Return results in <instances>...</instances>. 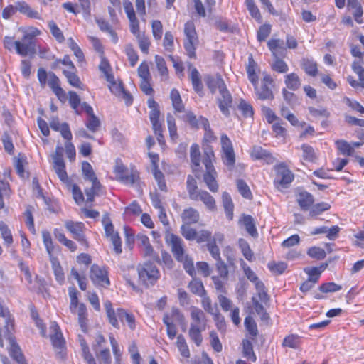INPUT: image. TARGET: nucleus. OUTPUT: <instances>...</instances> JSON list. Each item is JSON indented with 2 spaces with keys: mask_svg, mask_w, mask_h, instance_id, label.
<instances>
[{
  "mask_svg": "<svg viewBox=\"0 0 364 364\" xmlns=\"http://www.w3.org/2000/svg\"><path fill=\"white\" fill-rule=\"evenodd\" d=\"M191 318L192 320L188 331L190 339L197 346H200L203 342L202 332L206 328V318L202 310L197 307H192L191 311Z\"/></svg>",
  "mask_w": 364,
  "mask_h": 364,
  "instance_id": "1",
  "label": "nucleus"
},
{
  "mask_svg": "<svg viewBox=\"0 0 364 364\" xmlns=\"http://www.w3.org/2000/svg\"><path fill=\"white\" fill-rule=\"evenodd\" d=\"M106 314L110 324L116 328H119L118 318L122 323H127L129 328L132 331L135 330L136 320L134 316L127 311L124 309H117L116 311L112 308V304L109 301L104 303Z\"/></svg>",
  "mask_w": 364,
  "mask_h": 364,
  "instance_id": "2",
  "label": "nucleus"
},
{
  "mask_svg": "<svg viewBox=\"0 0 364 364\" xmlns=\"http://www.w3.org/2000/svg\"><path fill=\"white\" fill-rule=\"evenodd\" d=\"M215 159L214 152L211 148H207L204 150L202 162L204 164L206 171L203 175V181L208 189L212 192H217L219 186L216 181L217 172L213 164Z\"/></svg>",
  "mask_w": 364,
  "mask_h": 364,
  "instance_id": "3",
  "label": "nucleus"
},
{
  "mask_svg": "<svg viewBox=\"0 0 364 364\" xmlns=\"http://www.w3.org/2000/svg\"><path fill=\"white\" fill-rule=\"evenodd\" d=\"M139 279L146 286L154 285L160 277L157 267L151 262H145L138 267Z\"/></svg>",
  "mask_w": 364,
  "mask_h": 364,
  "instance_id": "4",
  "label": "nucleus"
},
{
  "mask_svg": "<svg viewBox=\"0 0 364 364\" xmlns=\"http://www.w3.org/2000/svg\"><path fill=\"white\" fill-rule=\"evenodd\" d=\"M53 167L59 179L67 186L71 185V180L69 178L65 171V164L63 158V148L58 146L55 154L52 156Z\"/></svg>",
  "mask_w": 364,
  "mask_h": 364,
  "instance_id": "5",
  "label": "nucleus"
},
{
  "mask_svg": "<svg viewBox=\"0 0 364 364\" xmlns=\"http://www.w3.org/2000/svg\"><path fill=\"white\" fill-rule=\"evenodd\" d=\"M40 31L36 30L32 33H26L23 36L22 41H16V53L22 56H26L28 55L34 54L36 53L34 46V36L36 34H39Z\"/></svg>",
  "mask_w": 364,
  "mask_h": 364,
  "instance_id": "6",
  "label": "nucleus"
},
{
  "mask_svg": "<svg viewBox=\"0 0 364 364\" xmlns=\"http://www.w3.org/2000/svg\"><path fill=\"white\" fill-rule=\"evenodd\" d=\"M274 169L276 177L274 182L276 187L277 188H279V187L282 188H287L294 180V174L283 163L276 165Z\"/></svg>",
  "mask_w": 364,
  "mask_h": 364,
  "instance_id": "7",
  "label": "nucleus"
},
{
  "mask_svg": "<svg viewBox=\"0 0 364 364\" xmlns=\"http://www.w3.org/2000/svg\"><path fill=\"white\" fill-rule=\"evenodd\" d=\"M12 331H9L8 327L4 330L3 338H5L9 341L10 349L9 354L18 364H26L24 356L21 352L19 346L16 343L11 333Z\"/></svg>",
  "mask_w": 364,
  "mask_h": 364,
  "instance_id": "8",
  "label": "nucleus"
},
{
  "mask_svg": "<svg viewBox=\"0 0 364 364\" xmlns=\"http://www.w3.org/2000/svg\"><path fill=\"white\" fill-rule=\"evenodd\" d=\"M216 102L220 112L225 117H229L230 114V108L232 107V97L227 88V86L218 91Z\"/></svg>",
  "mask_w": 364,
  "mask_h": 364,
  "instance_id": "9",
  "label": "nucleus"
},
{
  "mask_svg": "<svg viewBox=\"0 0 364 364\" xmlns=\"http://www.w3.org/2000/svg\"><path fill=\"white\" fill-rule=\"evenodd\" d=\"M166 241L171 247L175 258L182 259L183 255H185L184 244L182 239L174 234L168 233L166 236Z\"/></svg>",
  "mask_w": 364,
  "mask_h": 364,
  "instance_id": "10",
  "label": "nucleus"
},
{
  "mask_svg": "<svg viewBox=\"0 0 364 364\" xmlns=\"http://www.w3.org/2000/svg\"><path fill=\"white\" fill-rule=\"evenodd\" d=\"M66 229L73 235V237L82 245L87 246V242L85 237V225L81 222L68 220L65 223Z\"/></svg>",
  "mask_w": 364,
  "mask_h": 364,
  "instance_id": "11",
  "label": "nucleus"
},
{
  "mask_svg": "<svg viewBox=\"0 0 364 364\" xmlns=\"http://www.w3.org/2000/svg\"><path fill=\"white\" fill-rule=\"evenodd\" d=\"M114 172L116 175L117 180L124 183L133 185L136 180V176H135V174H128V169L122 164L121 160L118 159L116 161V165L114 169Z\"/></svg>",
  "mask_w": 364,
  "mask_h": 364,
  "instance_id": "12",
  "label": "nucleus"
},
{
  "mask_svg": "<svg viewBox=\"0 0 364 364\" xmlns=\"http://www.w3.org/2000/svg\"><path fill=\"white\" fill-rule=\"evenodd\" d=\"M136 240L139 246L141 248L144 257H149L158 263H161L159 257L154 250L153 247L150 244L149 239L146 235L139 234L136 236Z\"/></svg>",
  "mask_w": 364,
  "mask_h": 364,
  "instance_id": "13",
  "label": "nucleus"
},
{
  "mask_svg": "<svg viewBox=\"0 0 364 364\" xmlns=\"http://www.w3.org/2000/svg\"><path fill=\"white\" fill-rule=\"evenodd\" d=\"M123 6L124 11L127 14L130 23L131 32L137 36L139 34H140L139 25V21L136 17L132 3L129 0H123Z\"/></svg>",
  "mask_w": 364,
  "mask_h": 364,
  "instance_id": "14",
  "label": "nucleus"
},
{
  "mask_svg": "<svg viewBox=\"0 0 364 364\" xmlns=\"http://www.w3.org/2000/svg\"><path fill=\"white\" fill-rule=\"evenodd\" d=\"M90 279L97 285L104 287L109 284L107 272L96 264L91 267Z\"/></svg>",
  "mask_w": 364,
  "mask_h": 364,
  "instance_id": "15",
  "label": "nucleus"
},
{
  "mask_svg": "<svg viewBox=\"0 0 364 364\" xmlns=\"http://www.w3.org/2000/svg\"><path fill=\"white\" fill-rule=\"evenodd\" d=\"M48 84L55 95L61 102H65L67 99L65 91L61 88L60 80L53 73H48Z\"/></svg>",
  "mask_w": 364,
  "mask_h": 364,
  "instance_id": "16",
  "label": "nucleus"
},
{
  "mask_svg": "<svg viewBox=\"0 0 364 364\" xmlns=\"http://www.w3.org/2000/svg\"><path fill=\"white\" fill-rule=\"evenodd\" d=\"M191 200L203 202L207 209L210 211H214L216 210L215 200L206 191L200 190L196 194L195 198H193Z\"/></svg>",
  "mask_w": 364,
  "mask_h": 364,
  "instance_id": "17",
  "label": "nucleus"
},
{
  "mask_svg": "<svg viewBox=\"0 0 364 364\" xmlns=\"http://www.w3.org/2000/svg\"><path fill=\"white\" fill-rule=\"evenodd\" d=\"M267 46L274 58L284 57L287 49L284 41L281 39H270L267 42Z\"/></svg>",
  "mask_w": 364,
  "mask_h": 364,
  "instance_id": "18",
  "label": "nucleus"
},
{
  "mask_svg": "<svg viewBox=\"0 0 364 364\" xmlns=\"http://www.w3.org/2000/svg\"><path fill=\"white\" fill-rule=\"evenodd\" d=\"M205 83L212 94L223 89L226 85L220 75L215 76L208 75L205 77Z\"/></svg>",
  "mask_w": 364,
  "mask_h": 364,
  "instance_id": "19",
  "label": "nucleus"
},
{
  "mask_svg": "<svg viewBox=\"0 0 364 364\" xmlns=\"http://www.w3.org/2000/svg\"><path fill=\"white\" fill-rule=\"evenodd\" d=\"M250 156L254 159H264L267 164H273L276 161L269 152L259 146L252 147Z\"/></svg>",
  "mask_w": 364,
  "mask_h": 364,
  "instance_id": "20",
  "label": "nucleus"
},
{
  "mask_svg": "<svg viewBox=\"0 0 364 364\" xmlns=\"http://www.w3.org/2000/svg\"><path fill=\"white\" fill-rule=\"evenodd\" d=\"M181 217L183 224L192 225L199 221L200 213L195 208L189 207L183 210Z\"/></svg>",
  "mask_w": 364,
  "mask_h": 364,
  "instance_id": "21",
  "label": "nucleus"
},
{
  "mask_svg": "<svg viewBox=\"0 0 364 364\" xmlns=\"http://www.w3.org/2000/svg\"><path fill=\"white\" fill-rule=\"evenodd\" d=\"M296 201L301 209L309 210L314 202V198L311 193L303 191L298 194Z\"/></svg>",
  "mask_w": 364,
  "mask_h": 364,
  "instance_id": "22",
  "label": "nucleus"
},
{
  "mask_svg": "<svg viewBox=\"0 0 364 364\" xmlns=\"http://www.w3.org/2000/svg\"><path fill=\"white\" fill-rule=\"evenodd\" d=\"M300 65L306 75L311 77H315L317 75V63L313 59L304 58L301 60Z\"/></svg>",
  "mask_w": 364,
  "mask_h": 364,
  "instance_id": "23",
  "label": "nucleus"
},
{
  "mask_svg": "<svg viewBox=\"0 0 364 364\" xmlns=\"http://www.w3.org/2000/svg\"><path fill=\"white\" fill-rule=\"evenodd\" d=\"M16 11L27 16L29 18L35 19H41L38 12L31 9V7L25 1H18L16 5Z\"/></svg>",
  "mask_w": 364,
  "mask_h": 364,
  "instance_id": "24",
  "label": "nucleus"
},
{
  "mask_svg": "<svg viewBox=\"0 0 364 364\" xmlns=\"http://www.w3.org/2000/svg\"><path fill=\"white\" fill-rule=\"evenodd\" d=\"M200 153L198 145L193 144L191 146V159L193 164V171L197 178L200 177L198 174L200 168Z\"/></svg>",
  "mask_w": 364,
  "mask_h": 364,
  "instance_id": "25",
  "label": "nucleus"
},
{
  "mask_svg": "<svg viewBox=\"0 0 364 364\" xmlns=\"http://www.w3.org/2000/svg\"><path fill=\"white\" fill-rule=\"evenodd\" d=\"M92 186L86 188L85 193L87 197V202H93L95 196H100L102 193V186L99 180L91 181Z\"/></svg>",
  "mask_w": 364,
  "mask_h": 364,
  "instance_id": "26",
  "label": "nucleus"
},
{
  "mask_svg": "<svg viewBox=\"0 0 364 364\" xmlns=\"http://www.w3.org/2000/svg\"><path fill=\"white\" fill-rule=\"evenodd\" d=\"M54 331L55 333L50 336L53 346L56 350H62L65 346V341L58 326H55ZM58 354L61 355V351Z\"/></svg>",
  "mask_w": 364,
  "mask_h": 364,
  "instance_id": "27",
  "label": "nucleus"
},
{
  "mask_svg": "<svg viewBox=\"0 0 364 364\" xmlns=\"http://www.w3.org/2000/svg\"><path fill=\"white\" fill-rule=\"evenodd\" d=\"M189 67L191 68L190 79L191 80L193 87L197 93H200L203 88L200 75L196 68H191V65H190Z\"/></svg>",
  "mask_w": 364,
  "mask_h": 364,
  "instance_id": "28",
  "label": "nucleus"
},
{
  "mask_svg": "<svg viewBox=\"0 0 364 364\" xmlns=\"http://www.w3.org/2000/svg\"><path fill=\"white\" fill-rule=\"evenodd\" d=\"M170 97L172 102V105L177 112H182L184 111V105L179 92L176 89H172L170 94Z\"/></svg>",
  "mask_w": 364,
  "mask_h": 364,
  "instance_id": "29",
  "label": "nucleus"
},
{
  "mask_svg": "<svg viewBox=\"0 0 364 364\" xmlns=\"http://www.w3.org/2000/svg\"><path fill=\"white\" fill-rule=\"evenodd\" d=\"M284 83L291 90H296L301 86L300 78L297 74L291 73L285 76Z\"/></svg>",
  "mask_w": 364,
  "mask_h": 364,
  "instance_id": "30",
  "label": "nucleus"
},
{
  "mask_svg": "<svg viewBox=\"0 0 364 364\" xmlns=\"http://www.w3.org/2000/svg\"><path fill=\"white\" fill-rule=\"evenodd\" d=\"M78 316V323L82 331L85 333L87 331V309L84 304H80L77 311L76 312Z\"/></svg>",
  "mask_w": 364,
  "mask_h": 364,
  "instance_id": "31",
  "label": "nucleus"
},
{
  "mask_svg": "<svg viewBox=\"0 0 364 364\" xmlns=\"http://www.w3.org/2000/svg\"><path fill=\"white\" fill-rule=\"evenodd\" d=\"M247 232L252 237L257 236V231L255 227V221L251 215H244L242 220Z\"/></svg>",
  "mask_w": 364,
  "mask_h": 364,
  "instance_id": "32",
  "label": "nucleus"
},
{
  "mask_svg": "<svg viewBox=\"0 0 364 364\" xmlns=\"http://www.w3.org/2000/svg\"><path fill=\"white\" fill-rule=\"evenodd\" d=\"M75 71V70H64L63 73L70 85L77 88L83 89L82 84Z\"/></svg>",
  "mask_w": 364,
  "mask_h": 364,
  "instance_id": "33",
  "label": "nucleus"
},
{
  "mask_svg": "<svg viewBox=\"0 0 364 364\" xmlns=\"http://www.w3.org/2000/svg\"><path fill=\"white\" fill-rule=\"evenodd\" d=\"M222 200L227 217L232 219L234 205L230 194L227 192H223L222 195Z\"/></svg>",
  "mask_w": 364,
  "mask_h": 364,
  "instance_id": "34",
  "label": "nucleus"
},
{
  "mask_svg": "<svg viewBox=\"0 0 364 364\" xmlns=\"http://www.w3.org/2000/svg\"><path fill=\"white\" fill-rule=\"evenodd\" d=\"M176 346L183 358H189L191 356L189 348L184 336L180 334L177 336Z\"/></svg>",
  "mask_w": 364,
  "mask_h": 364,
  "instance_id": "35",
  "label": "nucleus"
},
{
  "mask_svg": "<svg viewBox=\"0 0 364 364\" xmlns=\"http://www.w3.org/2000/svg\"><path fill=\"white\" fill-rule=\"evenodd\" d=\"M99 70L104 74L107 81L113 80V75L112 73V68L109 61L103 56H101V62L99 65Z\"/></svg>",
  "mask_w": 364,
  "mask_h": 364,
  "instance_id": "36",
  "label": "nucleus"
},
{
  "mask_svg": "<svg viewBox=\"0 0 364 364\" xmlns=\"http://www.w3.org/2000/svg\"><path fill=\"white\" fill-rule=\"evenodd\" d=\"M188 287L193 294L199 296H203L206 294L203 282L199 279L191 280Z\"/></svg>",
  "mask_w": 364,
  "mask_h": 364,
  "instance_id": "37",
  "label": "nucleus"
},
{
  "mask_svg": "<svg viewBox=\"0 0 364 364\" xmlns=\"http://www.w3.org/2000/svg\"><path fill=\"white\" fill-rule=\"evenodd\" d=\"M82 176L85 180L91 181L98 180L91 164L87 161L82 163Z\"/></svg>",
  "mask_w": 364,
  "mask_h": 364,
  "instance_id": "38",
  "label": "nucleus"
},
{
  "mask_svg": "<svg viewBox=\"0 0 364 364\" xmlns=\"http://www.w3.org/2000/svg\"><path fill=\"white\" fill-rule=\"evenodd\" d=\"M256 93L258 98L262 100L274 98L273 92L269 85H261L260 87H256Z\"/></svg>",
  "mask_w": 364,
  "mask_h": 364,
  "instance_id": "39",
  "label": "nucleus"
},
{
  "mask_svg": "<svg viewBox=\"0 0 364 364\" xmlns=\"http://www.w3.org/2000/svg\"><path fill=\"white\" fill-rule=\"evenodd\" d=\"M242 354L243 356L252 362L256 361L257 357L253 351V346L249 340H243L242 341Z\"/></svg>",
  "mask_w": 364,
  "mask_h": 364,
  "instance_id": "40",
  "label": "nucleus"
},
{
  "mask_svg": "<svg viewBox=\"0 0 364 364\" xmlns=\"http://www.w3.org/2000/svg\"><path fill=\"white\" fill-rule=\"evenodd\" d=\"M186 188L191 200L201 190L198 189L196 180L191 175L187 178Z\"/></svg>",
  "mask_w": 364,
  "mask_h": 364,
  "instance_id": "41",
  "label": "nucleus"
},
{
  "mask_svg": "<svg viewBox=\"0 0 364 364\" xmlns=\"http://www.w3.org/2000/svg\"><path fill=\"white\" fill-rule=\"evenodd\" d=\"M181 233L187 240L193 241L196 239L197 231L191 227V225L183 224L181 227Z\"/></svg>",
  "mask_w": 364,
  "mask_h": 364,
  "instance_id": "42",
  "label": "nucleus"
},
{
  "mask_svg": "<svg viewBox=\"0 0 364 364\" xmlns=\"http://www.w3.org/2000/svg\"><path fill=\"white\" fill-rule=\"evenodd\" d=\"M244 324L246 330L252 336V339H254L258 334L257 326L254 318L250 316H247L245 318Z\"/></svg>",
  "mask_w": 364,
  "mask_h": 364,
  "instance_id": "43",
  "label": "nucleus"
},
{
  "mask_svg": "<svg viewBox=\"0 0 364 364\" xmlns=\"http://www.w3.org/2000/svg\"><path fill=\"white\" fill-rule=\"evenodd\" d=\"M336 144L338 151L343 155L351 156L354 152L353 147L345 140H338Z\"/></svg>",
  "mask_w": 364,
  "mask_h": 364,
  "instance_id": "44",
  "label": "nucleus"
},
{
  "mask_svg": "<svg viewBox=\"0 0 364 364\" xmlns=\"http://www.w3.org/2000/svg\"><path fill=\"white\" fill-rule=\"evenodd\" d=\"M331 205L327 203H319L311 207L309 211V216L311 218H316L323 211L329 210Z\"/></svg>",
  "mask_w": 364,
  "mask_h": 364,
  "instance_id": "45",
  "label": "nucleus"
},
{
  "mask_svg": "<svg viewBox=\"0 0 364 364\" xmlns=\"http://www.w3.org/2000/svg\"><path fill=\"white\" fill-rule=\"evenodd\" d=\"M185 40H198L196 31L195 24L193 21H189L186 23L184 26Z\"/></svg>",
  "mask_w": 364,
  "mask_h": 364,
  "instance_id": "46",
  "label": "nucleus"
},
{
  "mask_svg": "<svg viewBox=\"0 0 364 364\" xmlns=\"http://www.w3.org/2000/svg\"><path fill=\"white\" fill-rule=\"evenodd\" d=\"M269 269L274 274H282L287 268V264L284 262H269L267 264Z\"/></svg>",
  "mask_w": 364,
  "mask_h": 364,
  "instance_id": "47",
  "label": "nucleus"
},
{
  "mask_svg": "<svg viewBox=\"0 0 364 364\" xmlns=\"http://www.w3.org/2000/svg\"><path fill=\"white\" fill-rule=\"evenodd\" d=\"M300 344V337L296 334H291L286 336L283 341L282 346L291 348H297Z\"/></svg>",
  "mask_w": 364,
  "mask_h": 364,
  "instance_id": "48",
  "label": "nucleus"
},
{
  "mask_svg": "<svg viewBox=\"0 0 364 364\" xmlns=\"http://www.w3.org/2000/svg\"><path fill=\"white\" fill-rule=\"evenodd\" d=\"M177 260L183 263L185 270L189 275L193 276L195 274L193 260L188 255H183L182 259Z\"/></svg>",
  "mask_w": 364,
  "mask_h": 364,
  "instance_id": "49",
  "label": "nucleus"
},
{
  "mask_svg": "<svg viewBox=\"0 0 364 364\" xmlns=\"http://www.w3.org/2000/svg\"><path fill=\"white\" fill-rule=\"evenodd\" d=\"M245 5L252 17L260 21L262 16L254 0H245Z\"/></svg>",
  "mask_w": 364,
  "mask_h": 364,
  "instance_id": "50",
  "label": "nucleus"
},
{
  "mask_svg": "<svg viewBox=\"0 0 364 364\" xmlns=\"http://www.w3.org/2000/svg\"><path fill=\"white\" fill-rule=\"evenodd\" d=\"M69 296L70 298V310L71 313L76 314L80 305L78 304L77 291L74 287L70 288Z\"/></svg>",
  "mask_w": 364,
  "mask_h": 364,
  "instance_id": "51",
  "label": "nucleus"
},
{
  "mask_svg": "<svg viewBox=\"0 0 364 364\" xmlns=\"http://www.w3.org/2000/svg\"><path fill=\"white\" fill-rule=\"evenodd\" d=\"M167 124L169 131V134L171 140L175 141L178 139L177 128L175 122V119L171 114H167Z\"/></svg>",
  "mask_w": 364,
  "mask_h": 364,
  "instance_id": "52",
  "label": "nucleus"
},
{
  "mask_svg": "<svg viewBox=\"0 0 364 364\" xmlns=\"http://www.w3.org/2000/svg\"><path fill=\"white\" fill-rule=\"evenodd\" d=\"M0 231L4 242L9 246L13 243V237L11 230L4 222H0Z\"/></svg>",
  "mask_w": 364,
  "mask_h": 364,
  "instance_id": "53",
  "label": "nucleus"
},
{
  "mask_svg": "<svg viewBox=\"0 0 364 364\" xmlns=\"http://www.w3.org/2000/svg\"><path fill=\"white\" fill-rule=\"evenodd\" d=\"M238 244L243 256L248 261H251L253 257V253L250 247L248 242L245 240L241 238L239 240Z\"/></svg>",
  "mask_w": 364,
  "mask_h": 364,
  "instance_id": "54",
  "label": "nucleus"
},
{
  "mask_svg": "<svg viewBox=\"0 0 364 364\" xmlns=\"http://www.w3.org/2000/svg\"><path fill=\"white\" fill-rule=\"evenodd\" d=\"M237 186L238 191L245 198L251 199L252 198V195L249 186L243 180H237Z\"/></svg>",
  "mask_w": 364,
  "mask_h": 364,
  "instance_id": "55",
  "label": "nucleus"
},
{
  "mask_svg": "<svg viewBox=\"0 0 364 364\" xmlns=\"http://www.w3.org/2000/svg\"><path fill=\"white\" fill-rule=\"evenodd\" d=\"M198 40H185L184 48L189 58H196V46L198 45Z\"/></svg>",
  "mask_w": 364,
  "mask_h": 364,
  "instance_id": "56",
  "label": "nucleus"
},
{
  "mask_svg": "<svg viewBox=\"0 0 364 364\" xmlns=\"http://www.w3.org/2000/svg\"><path fill=\"white\" fill-rule=\"evenodd\" d=\"M301 149L303 151L302 156L304 160L311 162H313L316 160V154L314 149L311 146L308 144H303L301 146Z\"/></svg>",
  "mask_w": 364,
  "mask_h": 364,
  "instance_id": "57",
  "label": "nucleus"
},
{
  "mask_svg": "<svg viewBox=\"0 0 364 364\" xmlns=\"http://www.w3.org/2000/svg\"><path fill=\"white\" fill-rule=\"evenodd\" d=\"M42 237L43 244L46 248L48 253L51 255L54 250V245L51 235L48 231L44 230L42 232Z\"/></svg>",
  "mask_w": 364,
  "mask_h": 364,
  "instance_id": "58",
  "label": "nucleus"
},
{
  "mask_svg": "<svg viewBox=\"0 0 364 364\" xmlns=\"http://www.w3.org/2000/svg\"><path fill=\"white\" fill-rule=\"evenodd\" d=\"M48 27L52 35L55 38V39L59 42L62 43L64 40V36L60 31V29L58 27L57 24L53 21H50L48 22Z\"/></svg>",
  "mask_w": 364,
  "mask_h": 364,
  "instance_id": "59",
  "label": "nucleus"
},
{
  "mask_svg": "<svg viewBox=\"0 0 364 364\" xmlns=\"http://www.w3.org/2000/svg\"><path fill=\"white\" fill-rule=\"evenodd\" d=\"M279 58H274V60L272 64V69L276 72L284 73L288 71V65Z\"/></svg>",
  "mask_w": 364,
  "mask_h": 364,
  "instance_id": "60",
  "label": "nucleus"
},
{
  "mask_svg": "<svg viewBox=\"0 0 364 364\" xmlns=\"http://www.w3.org/2000/svg\"><path fill=\"white\" fill-rule=\"evenodd\" d=\"M307 254L311 258L317 259H323L326 255L325 250L318 247H312L309 248Z\"/></svg>",
  "mask_w": 364,
  "mask_h": 364,
  "instance_id": "61",
  "label": "nucleus"
},
{
  "mask_svg": "<svg viewBox=\"0 0 364 364\" xmlns=\"http://www.w3.org/2000/svg\"><path fill=\"white\" fill-rule=\"evenodd\" d=\"M125 53L129 60L130 65L132 67H134L139 60V56L136 52L135 51L132 46L127 45L125 47Z\"/></svg>",
  "mask_w": 364,
  "mask_h": 364,
  "instance_id": "62",
  "label": "nucleus"
},
{
  "mask_svg": "<svg viewBox=\"0 0 364 364\" xmlns=\"http://www.w3.org/2000/svg\"><path fill=\"white\" fill-rule=\"evenodd\" d=\"M100 124V121L95 114L89 117L85 124L87 128L92 132H96L99 129Z\"/></svg>",
  "mask_w": 364,
  "mask_h": 364,
  "instance_id": "63",
  "label": "nucleus"
},
{
  "mask_svg": "<svg viewBox=\"0 0 364 364\" xmlns=\"http://www.w3.org/2000/svg\"><path fill=\"white\" fill-rule=\"evenodd\" d=\"M352 70L358 75L360 87L364 85V68L361 66V62L353 61Z\"/></svg>",
  "mask_w": 364,
  "mask_h": 364,
  "instance_id": "64",
  "label": "nucleus"
}]
</instances>
